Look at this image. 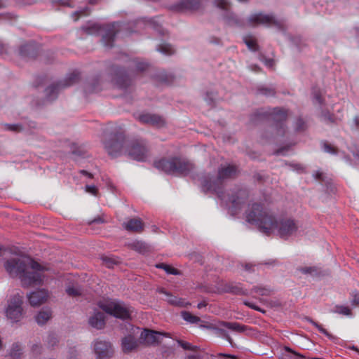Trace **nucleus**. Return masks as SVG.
<instances>
[{"instance_id":"obj_64","label":"nucleus","mask_w":359,"mask_h":359,"mask_svg":"<svg viewBox=\"0 0 359 359\" xmlns=\"http://www.w3.org/2000/svg\"><path fill=\"white\" fill-rule=\"evenodd\" d=\"M81 172L83 175H88L89 177H92V175L88 173L87 171L86 170H81Z\"/></svg>"},{"instance_id":"obj_46","label":"nucleus","mask_w":359,"mask_h":359,"mask_svg":"<svg viewBox=\"0 0 359 359\" xmlns=\"http://www.w3.org/2000/svg\"><path fill=\"white\" fill-rule=\"evenodd\" d=\"M58 342L57 338L54 334H49L47 337V344L50 346H54Z\"/></svg>"},{"instance_id":"obj_40","label":"nucleus","mask_w":359,"mask_h":359,"mask_svg":"<svg viewBox=\"0 0 359 359\" xmlns=\"http://www.w3.org/2000/svg\"><path fill=\"white\" fill-rule=\"evenodd\" d=\"M66 292L71 297H77L81 294V290L78 286H69L66 289Z\"/></svg>"},{"instance_id":"obj_48","label":"nucleus","mask_w":359,"mask_h":359,"mask_svg":"<svg viewBox=\"0 0 359 359\" xmlns=\"http://www.w3.org/2000/svg\"><path fill=\"white\" fill-rule=\"evenodd\" d=\"M300 271H302V273H303L304 274H311V275H312L313 273H316L317 271L315 267H311V266L302 267L300 269Z\"/></svg>"},{"instance_id":"obj_39","label":"nucleus","mask_w":359,"mask_h":359,"mask_svg":"<svg viewBox=\"0 0 359 359\" xmlns=\"http://www.w3.org/2000/svg\"><path fill=\"white\" fill-rule=\"evenodd\" d=\"M252 290L254 292L262 296H268L271 294V290L269 287L263 286H255Z\"/></svg>"},{"instance_id":"obj_1","label":"nucleus","mask_w":359,"mask_h":359,"mask_svg":"<svg viewBox=\"0 0 359 359\" xmlns=\"http://www.w3.org/2000/svg\"><path fill=\"white\" fill-rule=\"evenodd\" d=\"M246 221L257 226L266 235L275 231L282 238H287L295 235L298 226L296 222L287 217L276 218L274 214L260 203L249 205L246 212Z\"/></svg>"},{"instance_id":"obj_36","label":"nucleus","mask_w":359,"mask_h":359,"mask_svg":"<svg viewBox=\"0 0 359 359\" xmlns=\"http://www.w3.org/2000/svg\"><path fill=\"white\" fill-rule=\"evenodd\" d=\"M309 321H310V323L313 326H315L319 330L320 332H321L322 334H325L329 339H336L335 337H334L332 334H331L330 332H328L325 328H323L321 325H320L318 323L313 321V320H310Z\"/></svg>"},{"instance_id":"obj_12","label":"nucleus","mask_w":359,"mask_h":359,"mask_svg":"<svg viewBox=\"0 0 359 359\" xmlns=\"http://www.w3.org/2000/svg\"><path fill=\"white\" fill-rule=\"evenodd\" d=\"M214 4L216 7L224 10L225 13L224 18L226 23L229 26H241L243 22L232 13L229 11V3L226 0H215Z\"/></svg>"},{"instance_id":"obj_58","label":"nucleus","mask_w":359,"mask_h":359,"mask_svg":"<svg viewBox=\"0 0 359 359\" xmlns=\"http://www.w3.org/2000/svg\"><path fill=\"white\" fill-rule=\"evenodd\" d=\"M248 68L251 70V71H254V72H256L259 69V67L256 65H249L248 66Z\"/></svg>"},{"instance_id":"obj_17","label":"nucleus","mask_w":359,"mask_h":359,"mask_svg":"<svg viewBox=\"0 0 359 359\" xmlns=\"http://www.w3.org/2000/svg\"><path fill=\"white\" fill-rule=\"evenodd\" d=\"M89 325L97 330L104 328L105 325V316L103 312L95 310L93 314L89 317Z\"/></svg>"},{"instance_id":"obj_8","label":"nucleus","mask_w":359,"mask_h":359,"mask_svg":"<svg viewBox=\"0 0 359 359\" xmlns=\"http://www.w3.org/2000/svg\"><path fill=\"white\" fill-rule=\"evenodd\" d=\"M99 306L104 312L120 319H128L130 316V308L121 302L110 300L100 302Z\"/></svg>"},{"instance_id":"obj_23","label":"nucleus","mask_w":359,"mask_h":359,"mask_svg":"<svg viewBox=\"0 0 359 359\" xmlns=\"http://www.w3.org/2000/svg\"><path fill=\"white\" fill-rule=\"evenodd\" d=\"M51 311L50 309H43L36 316V321L39 325L45 324L51 318Z\"/></svg>"},{"instance_id":"obj_57","label":"nucleus","mask_w":359,"mask_h":359,"mask_svg":"<svg viewBox=\"0 0 359 359\" xmlns=\"http://www.w3.org/2000/svg\"><path fill=\"white\" fill-rule=\"evenodd\" d=\"M77 356H78V353H77L76 351L73 350L71 351L67 359H77Z\"/></svg>"},{"instance_id":"obj_29","label":"nucleus","mask_w":359,"mask_h":359,"mask_svg":"<svg viewBox=\"0 0 359 359\" xmlns=\"http://www.w3.org/2000/svg\"><path fill=\"white\" fill-rule=\"evenodd\" d=\"M293 126L296 132H303L307 128V123L302 117H297L294 120Z\"/></svg>"},{"instance_id":"obj_30","label":"nucleus","mask_w":359,"mask_h":359,"mask_svg":"<svg viewBox=\"0 0 359 359\" xmlns=\"http://www.w3.org/2000/svg\"><path fill=\"white\" fill-rule=\"evenodd\" d=\"M157 50L165 55H171L175 53V48L168 43H162L157 48Z\"/></svg>"},{"instance_id":"obj_41","label":"nucleus","mask_w":359,"mask_h":359,"mask_svg":"<svg viewBox=\"0 0 359 359\" xmlns=\"http://www.w3.org/2000/svg\"><path fill=\"white\" fill-rule=\"evenodd\" d=\"M244 42L250 50L255 51L257 49V44L252 38L245 37Z\"/></svg>"},{"instance_id":"obj_38","label":"nucleus","mask_w":359,"mask_h":359,"mask_svg":"<svg viewBox=\"0 0 359 359\" xmlns=\"http://www.w3.org/2000/svg\"><path fill=\"white\" fill-rule=\"evenodd\" d=\"M212 358V355L205 352H199L189 355L185 359H210Z\"/></svg>"},{"instance_id":"obj_45","label":"nucleus","mask_w":359,"mask_h":359,"mask_svg":"<svg viewBox=\"0 0 359 359\" xmlns=\"http://www.w3.org/2000/svg\"><path fill=\"white\" fill-rule=\"evenodd\" d=\"M32 47L31 44H25L20 47V53L22 56L27 57L29 55V50Z\"/></svg>"},{"instance_id":"obj_20","label":"nucleus","mask_w":359,"mask_h":359,"mask_svg":"<svg viewBox=\"0 0 359 359\" xmlns=\"http://www.w3.org/2000/svg\"><path fill=\"white\" fill-rule=\"evenodd\" d=\"M125 229L129 231L141 232L143 230L144 224L140 219H130L123 224Z\"/></svg>"},{"instance_id":"obj_61","label":"nucleus","mask_w":359,"mask_h":359,"mask_svg":"<svg viewBox=\"0 0 359 359\" xmlns=\"http://www.w3.org/2000/svg\"><path fill=\"white\" fill-rule=\"evenodd\" d=\"M265 65H266V66L271 67V66H272V60H271V59H269V60H266L265 61Z\"/></svg>"},{"instance_id":"obj_7","label":"nucleus","mask_w":359,"mask_h":359,"mask_svg":"<svg viewBox=\"0 0 359 359\" xmlns=\"http://www.w3.org/2000/svg\"><path fill=\"white\" fill-rule=\"evenodd\" d=\"M271 120V126H274L277 136H284L286 134V121L290 115L289 111L285 108L276 107L258 114Z\"/></svg>"},{"instance_id":"obj_25","label":"nucleus","mask_w":359,"mask_h":359,"mask_svg":"<svg viewBox=\"0 0 359 359\" xmlns=\"http://www.w3.org/2000/svg\"><path fill=\"white\" fill-rule=\"evenodd\" d=\"M314 102L318 104L322 107H325L331 104L327 100L325 95L322 94V91H316L313 95Z\"/></svg>"},{"instance_id":"obj_13","label":"nucleus","mask_w":359,"mask_h":359,"mask_svg":"<svg viewBox=\"0 0 359 359\" xmlns=\"http://www.w3.org/2000/svg\"><path fill=\"white\" fill-rule=\"evenodd\" d=\"M94 352L97 359H109L113 355L114 350L109 341L97 340L94 343Z\"/></svg>"},{"instance_id":"obj_63","label":"nucleus","mask_w":359,"mask_h":359,"mask_svg":"<svg viewBox=\"0 0 359 359\" xmlns=\"http://www.w3.org/2000/svg\"><path fill=\"white\" fill-rule=\"evenodd\" d=\"M284 150L285 149H280L277 150L276 153L277 155L284 154Z\"/></svg>"},{"instance_id":"obj_53","label":"nucleus","mask_w":359,"mask_h":359,"mask_svg":"<svg viewBox=\"0 0 359 359\" xmlns=\"http://www.w3.org/2000/svg\"><path fill=\"white\" fill-rule=\"evenodd\" d=\"M53 4H55V3H58V4H60V5H62V6H69V7H71V6H72V5H71V4H70V2H69V0H54V1H53Z\"/></svg>"},{"instance_id":"obj_35","label":"nucleus","mask_w":359,"mask_h":359,"mask_svg":"<svg viewBox=\"0 0 359 359\" xmlns=\"http://www.w3.org/2000/svg\"><path fill=\"white\" fill-rule=\"evenodd\" d=\"M157 268L163 269L168 274L177 275L179 271L177 269L172 267L170 265L161 263L156 265Z\"/></svg>"},{"instance_id":"obj_33","label":"nucleus","mask_w":359,"mask_h":359,"mask_svg":"<svg viewBox=\"0 0 359 359\" xmlns=\"http://www.w3.org/2000/svg\"><path fill=\"white\" fill-rule=\"evenodd\" d=\"M332 311L344 316H350L351 314V311L348 306L341 305L335 306Z\"/></svg>"},{"instance_id":"obj_54","label":"nucleus","mask_w":359,"mask_h":359,"mask_svg":"<svg viewBox=\"0 0 359 359\" xmlns=\"http://www.w3.org/2000/svg\"><path fill=\"white\" fill-rule=\"evenodd\" d=\"M352 304L355 306H359V293L353 294Z\"/></svg>"},{"instance_id":"obj_6","label":"nucleus","mask_w":359,"mask_h":359,"mask_svg":"<svg viewBox=\"0 0 359 359\" xmlns=\"http://www.w3.org/2000/svg\"><path fill=\"white\" fill-rule=\"evenodd\" d=\"M155 167L168 174L176 175H187L194 168L191 163L181 158L161 159L155 163Z\"/></svg>"},{"instance_id":"obj_50","label":"nucleus","mask_w":359,"mask_h":359,"mask_svg":"<svg viewBox=\"0 0 359 359\" xmlns=\"http://www.w3.org/2000/svg\"><path fill=\"white\" fill-rule=\"evenodd\" d=\"M89 13V10L88 7H85L84 8L80 9L75 13H73L74 15H86Z\"/></svg>"},{"instance_id":"obj_44","label":"nucleus","mask_w":359,"mask_h":359,"mask_svg":"<svg viewBox=\"0 0 359 359\" xmlns=\"http://www.w3.org/2000/svg\"><path fill=\"white\" fill-rule=\"evenodd\" d=\"M323 147L324 151L327 153H330L332 154H335L337 153V149L334 146H332L327 142H324L323 144Z\"/></svg>"},{"instance_id":"obj_56","label":"nucleus","mask_w":359,"mask_h":359,"mask_svg":"<svg viewBox=\"0 0 359 359\" xmlns=\"http://www.w3.org/2000/svg\"><path fill=\"white\" fill-rule=\"evenodd\" d=\"M245 305L248 306V307L254 309V310H256V311H260V309L256 306L255 304L252 303V302H244Z\"/></svg>"},{"instance_id":"obj_18","label":"nucleus","mask_w":359,"mask_h":359,"mask_svg":"<svg viewBox=\"0 0 359 359\" xmlns=\"http://www.w3.org/2000/svg\"><path fill=\"white\" fill-rule=\"evenodd\" d=\"M79 78V73L73 72L69 74L63 81L53 84L48 90H60L70 87L73 83L78 81Z\"/></svg>"},{"instance_id":"obj_24","label":"nucleus","mask_w":359,"mask_h":359,"mask_svg":"<svg viewBox=\"0 0 359 359\" xmlns=\"http://www.w3.org/2000/svg\"><path fill=\"white\" fill-rule=\"evenodd\" d=\"M142 22L144 23H147L148 25L152 27V28L154 30H156V32H158L159 34H161L162 35L164 34V32L161 28V26L158 24V22H157V20L155 18L147 19L146 18H144L141 20H138L137 23H140Z\"/></svg>"},{"instance_id":"obj_27","label":"nucleus","mask_w":359,"mask_h":359,"mask_svg":"<svg viewBox=\"0 0 359 359\" xmlns=\"http://www.w3.org/2000/svg\"><path fill=\"white\" fill-rule=\"evenodd\" d=\"M220 324L224 327L235 332H243L245 331V326L238 323L222 322Z\"/></svg>"},{"instance_id":"obj_11","label":"nucleus","mask_w":359,"mask_h":359,"mask_svg":"<svg viewBox=\"0 0 359 359\" xmlns=\"http://www.w3.org/2000/svg\"><path fill=\"white\" fill-rule=\"evenodd\" d=\"M135 117L141 123L148 124L157 128H163L165 126V118L156 114L142 113L135 115Z\"/></svg>"},{"instance_id":"obj_59","label":"nucleus","mask_w":359,"mask_h":359,"mask_svg":"<svg viewBox=\"0 0 359 359\" xmlns=\"http://www.w3.org/2000/svg\"><path fill=\"white\" fill-rule=\"evenodd\" d=\"M354 123L356 127L359 129V116H357L354 118Z\"/></svg>"},{"instance_id":"obj_5","label":"nucleus","mask_w":359,"mask_h":359,"mask_svg":"<svg viewBox=\"0 0 359 359\" xmlns=\"http://www.w3.org/2000/svg\"><path fill=\"white\" fill-rule=\"evenodd\" d=\"M82 29L88 34H97L102 33V41L106 48H111L115 39V36L118 31L121 30L120 22H113L110 25L102 26L96 22H90L82 27Z\"/></svg>"},{"instance_id":"obj_10","label":"nucleus","mask_w":359,"mask_h":359,"mask_svg":"<svg viewBox=\"0 0 359 359\" xmlns=\"http://www.w3.org/2000/svg\"><path fill=\"white\" fill-rule=\"evenodd\" d=\"M248 23L250 26L264 25L266 27L275 26L278 29L282 28V23L275 18L273 15L263 13H254L248 19Z\"/></svg>"},{"instance_id":"obj_47","label":"nucleus","mask_w":359,"mask_h":359,"mask_svg":"<svg viewBox=\"0 0 359 359\" xmlns=\"http://www.w3.org/2000/svg\"><path fill=\"white\" fill-rule=\"evenodd\" d=\"M148 63L145 62H137L135 63V67L137 71L143 72L148 67Z\"/></svg>"},{"instance_id":"obj_37","label":"nucleus","mask_w":359,"mask_h":359,"mask_svg":"<svg viewBox=\"0 0 359 359\" xmlns=\"http://www.w3.org/2000/svg\"><path fill=\"white\" fill-rule=\"evenodd\" d=\"M133 248L140 253H144L147 251L148 247L142 241H135L132 243Z\"/></svg>"},{"instance_id":"obj_28","label":"nucleus","mask_w":359,"mask_h":359,"mask_svg":"<svg viewBox=\"0 0 359 359\" xmlns=\"http://www.w3.org/2000/svg\"><path fill=\"white\" fill-rule=\"evenodd\" d=\"M320 118L326 123H333L337 120H341V118H335L333 114H330L329 111L322 110Z\"/></svg>"},{"instance_id":"obj_14","label":"nucleus","mask_w":359,"mask_h":359,"mask_svg":"<svg viewBox=\"0 0 359 359\" xmlns=\"http://www.w3.org/2000/svg\"><path fill=\"white\" fill-rule=\"evenodd\" d=\"M205 0H182L178 4L172 6L171 8L176 11H196L203 6Z\"/></svg>"},{"instance_id":"obj_9","label":"nucleus","mask_w":359,"mask_h":359,"mask_svg":"<svg viewBox=\"0 0 359 359\" xmlns=\"http://www.w3.org/2000/svg\"><path fill=\"white\" fill-rule=\"evenodd\" d=\"M22 295L19 292L13 294L8 301L6 316L13 322L19 321L22 316Z\"/></svg>"},{"instance_id":"obj_52","label":"nucleus","mask_w":359,"mask_h":359,"mask_svg":"<svg viewBox=\"0 0 359 359\" xmlns=\"http://www.w3.org/2000/svg\"><path fill=\"white\" fill-rule=\"evenodd\" d=\"M290 166L292 168L293 170H296L298 172H302L304 171L303 166L299 164H290Z\"/></svg>"},{"instance_id":"obj_3","label":"nucleus","mask_w":359,"mask_h":359,"mask_svg":"<svg viewBox=\"0 0 359 359\" xmlns=\"http://www.w3.org/2000/svg\"><path fill=\"white\" fill-rule=\"evenodd\" d=\"M4 267L12 278H19L23 286L41 285L46 268L29 257L20 256L11 258L4 264Z\"/></svg>"},{"instance_id":"obj_19","label":"nucleus","mask_w":359,"mask_h":359,"mask_svg":"<svg viewBox=\"0 0 359 359\" xmlns=\"http://www.w3.org/2000/svg\"><path fill=\"white\" fill-rule=\"evenodd\" d=\"M138 346V342L135 338L129 334L122 339L121 346L123 352L128 353L135 350Z\"/></svg>"},{"instance_id":"obj_26","label":"nucleus","mask_w":359,"mask_h":359,"mask_svg":"<svg viewBox=\"0 0 359 359\" xmlns=\"http://www.w3.org/2000/svg\"><path fill=\"white\" fill-rule=\"evenodd\" d=\"M158 80L161 82L169 83L174 80V75L172 73L167 72L165 70L161 71L157 75Z\"/></svg>"},{"instance_id":"obj_32","label":"nucleus","mask_w":359,"mask_h":359,"mask_svg":"<svg viewBox=\"0 0 359 359\" xmlns=\"http://www.w3.org/2000/svg\"><path fill=\"white\" fill-rule=\"evenodd\" d=\"M181 314L182 318L189 323H197L200 321V318L198 317L192 315L188 311H182Z\"/></svg>"},{"instance_id":"obj_62","label":"nucleus","mask_w":359,"mask_h":359,"mask_svg":"<svg viewBox=\"0 0 359 359\" xmlns=\"http://www.w3.org/2000/svg\"><path fill=\"white\" fill-rule=\"evenodd\" d=\"M36 127V123L34 122L31 121L28 123V128H34Z\"/></svg>"},{"instance_id":"obj_16","label":"nucleus","mask_w":359,"mask_h":359,"mask_svg":"<svg viewBox=\"0 0 359 359\" xmlns=\"http://www.w3.org/2000/svg\"><path fill=\"white\" fill-rule=\"evenodd\" d=\"M48 297L47 290H39L30 293L28 295V299L30 304L33 306H37L44 303Z\"/></svg>"},{"instance_id":"obj_2","label":"nucleus","mask_w":359,"mask_h":359,"mask_svg":"<svg viewBox=\"0 0 359 359\" xmlns=\"http://www.w3.org/2000/svg\"><path fill=\"white\" fill-rule=\"evenodd\" d=\"M236 172L237 168L236 166L228 165L219 168L216 177H212L209 175H203L199 179L203 191L215 193L222 201L231 203L232 211L234 213L241 209L242 205L245 202L248 196L246 190L239 189L235 195L226 199L223 192L224 182L234 177Z\"/></svg>"},{"instance_id":"obj_43","label":"nucleus","mask_w":359,"mask_h":359,"mask_svg":"<svg viewBox=\"0 0 359 359\" xmlns=\"http://www.w3.org/2000/svg\"><path fill=\"white\" fill-rule=\"evenodd\" d=\"M177 343L184 350L194 351L196 348V346H194L191 344L182 340H177Z\"/></svg>"},{"instance_id":"obj_49","label":"nucleus","mask_w":359,"mask_h":359,"mask_svg":"<svg viewBox=\"0 0 359 359\" xmlns=\"http://www.w3.org/2000/svg\"><path fill=\"white\" fill-rule=\"evenodd\" d=\"M86 191L88 193H90L93 195L96 196L97 189L96 187H95L93 185H86Z\"/></svg>"},{"instance_id":"obj_51","label":"nucleus","mask_w":359,"mask_h":359,"mask_svg":"<svg viewBox=\"0 0 359 359\" xmlns=\"http://www.w3.org/2000/svg\"><path fill=\"white\" fill-rule=\"evenodd\" d=\"M58 92L59 91H49L48 95V100L50 101H52L55 99H56L58 96Z\"/></svg>"},{"instance_id":"obj_34","label":"nucleus","mask_w":359,"mask_h":359,"mask_svg":"<svg viewBox=\"0 0 359 359\" xmlns=\"http://www.w3.org/2000/svg\"><path fill=\"white\" fill-rule=\"evenodd\" d=\"M22 354V348L21 346L15 343L12 345V347L10 351V355L13 358H18Z\"/></svg>"},{"instance_id":"obj_42","label":"nucleus","mask_w":359,"mask_h":359,"mask_svg":"<svg viewBox=\"0 0 359 359\" xmlns=\"http://www.w3.org/2000/svg\"><path fill=\"white\" fill-rule=\"evenodd\" d=\"M6 128L7 130L14 132H20L27 129L25 126H22L21 124H6Z\"/></svg>"},{"instance_id":"obj_31","label":"nucleus","mask_w":359,"mask_h":359,"mask_svg":"<svg viewBox=\"0 0 359 359\" xmlns=\"http://www.w3.org/2000/svg\"><path fill=\"white\" fill-rule=\"evenodd\" d=\"M102 264L108 268H113L120 262L118 258L113 256H104L102 257Z\"/></svg>"},{"instance_id":"obj_15","label":"nucleus","mask_w":359,"mask_h":359,"mask_svg":"<svg viewBox=\"0 0 359 359\" xmlns=\"http://www.w3.org/2000/svg\"><path fill=\"white\" fill-rule=\"evenodd\" d=\"M165 335H167L165 333L144 330L141 333L140 339L147 345H155L160 343L161 340Z\"/></svg>"},{"instance_id":"obj_21","label":"nucleus","mask_w":359,"mask_h":359,"mask_svg":"<svg viewBox=\"0 0 359 359\" xmlns=\"http://www.w3.org/2000/svg\"><path fill=\"white\" fill-rule=\"evenodd\" d=\"M224 292L237 295H245L246 290L243 289L240 284L227 283L225 285Z\"/></svg>"},{"instance_id":"obj_4","label":"nucleus","mask_w":359,"mask_h":359,"mask_svg":"<svg viewBox=\"0 0 359 359\" xmlns=\"http://www.w3.org/2000/svg\"><path fill=\"white\" fill-rule=\"evenodd\" d=\"M103 144L104 149L111 156L124 153L138 161H144L147 157V149L144 142L142 140L128 141L121 131L114 130L109 135H105Z\"/></svg>"},{"instance_id":"obj_22","label":"nucleus","mask_w":359,"mask_h":359,"mask_svg":"<svg viewBox=\"0 0 359 359\" xmlns=\"http://www.w3.org/2000/svg\"><path fill=\"white\" fill-rule=\"evenodd\" d=\"M159 292L163 293L166 295L167 299L166 301L170 304L178 306H185L187 303L185 302L184 300L177 298L175 296H173L167 292H165L163 289L159 290Z\"/></svg>"},{"instance_id":"obj_55","label":"nucleus","mask_w":359,"mask_h":359,"mask_svg":"<svg viewBox=\"0 0 359 359\" xmlns=\"http://www.w3.org/2000/svg\"><path fill=\"white\" fill-rule=\"evenodd\" d=\"M323 175L324 174L321 172V171H317L315 174H314V177L317 180H319V181H323L324 179H323Z\"/></svg>"},{"instance_id":"obj_60","label":"nucleus","mask_w":359,"mask_h":359,"mask_svg":"<svg viewBox=\"0 0 359 359\" xmlns=\"http://www.w3.org/2000/svg\"><path fill=\"white\" fill-rule=\"evenodd\" d=\"M205 306H206V303L205 302H200V303L198 304L197 308L201 309L205 307Z\"/></svg>"}]
</instances>
